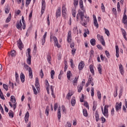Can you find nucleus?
Listing matches in <instances>:
<instances>
[{"label":"nucleus","instance_id":"f257e3e1","mask_svg":"<svg viewBox=\"0 0 127 127\" xmlns=\"http://www.w3.org/2000/svg\"><path fill=\"white\" fill-rule=\"evenodd\" d=\"M109 106L108 105H105L104 107V108H101V110L103 113V114L104 116H105V118H108L109 117Z\"/></svg>","mask_w":127,"mask_h":127},{"label":"nucleus","instance_id":"f03ea898","mask_svg":"<svg viewBox=\"0 0 127 127\" xmlns=\"http://www.w3.org/2000/svg\"><path fill=\"white\" fill-rule=\"evenodd\" d=\"M81 20V24L83 26L85 25H87L88 24V22L90 21V17L85 16L84 18H83Z\"/></svg>","mask_w":127,"mask_h":127},{"label":"nucleus","instance_id":"7ed1b4c3","mask_svg":"<svg viewBox=\"0 0 127 127\" xmlns=\"http://www.w3.org/2000/svg\"><path fill=\"white\" fill-rule=\"evenodd\" d=\"M27 50L28 53H26V55L27 56L28 55V57L27 59V63L28 65H30L31 64V56L30 55L31 50H30V48H28Z\"/></svg>","mask_w":127,"mask_h":127},{"label":"nucleus","instance_id":"20e7f679","mask_svg":"<svg viewBox=\"0 0 127 127\" xmlns=\"http://www.w3.org/2000/svg\"><path fill=\"white\" fill-rule=\"evenodd\" d=\"M85 13L81 10L78 11V13H77L76 15V18L77 20H78V19L80 17L81 20H82L84 17L86 16H85Z\"/></svg>","mask_w":127,"mask_h":127},{"label":"nucleus","instance_id":"39448f33","mask_svg":"<svg viewBox=\"0 0 127 127\" xmlns=\"http://www.w3.org/2000/svg\"><path fill=\"white\" fill-rule=\"evenodd\" d=\"M97 38L99 41H100L101 44L105 46L106 45V43L105 42V40L104 39V37L101 36L100 34L97 35Z\"/></svg>","mask_w":127,"mask_h":127},{"label":"nucleus","instance_id":"423d86ee","mask_svg":"<svg viewBox=\"0 0 127 127\" xmlns=\"http://www.w3.org/2000/svg\"><path fill=\"white\" fill-rule=\"evenodd\" d=\"M46 3L45 0H42V10H41V14L44 13V11L45 10Z\"/></svg>","mask_w":127,"mask_h":127},{"label":"nucleus","instance_id":"0eeeda50","mask_svg":"<svg viewBox=\"0 0 127 127\" xmlns=\"http://www.w3.org/2000/svg\"><path fill=\"white\" fill-rule=\"evenodd\" d=\"M10 101L12 102V103H13V108L14 109V110H15L16 108V100H15V98H14V97L13 96H11V99H10Z\"/></svg>","mask_w":127,"mask_h":127},{"label":"nucleus","instance_id":"6e6552de","mask_svg":"<svg viewBox=\"0 0 127 127\" xmlns=\"http://www.w3.org/2000/svg\"><path fill=\"white\" fill-rule=\"evenodd\" d=\"M21 26H22V23H21V20H20L19 21H17V24H16V27L17 29H20V30H22Z\"/></svg>","mask_w":127,"mask_h":127},{"label":"nucleus","instance_id":"1a4fd4ad","mask_svg":"<svg viewBox=\"0 0 127 127\" xmlns=\"http://www.w3.org/2000/svg\"><path fill=\"white\" fill-rule=\"evenodd\" d=\"M71 40H72V36H71V31H69L67 34V42H68V43H70Z\"/></svg>","mask_w":127,"mask_h":127},{"label":"nucleus","instance_id":"9d476101","mask_svg":"<svg viewBox=\"0 0 127 127\" xmlns=\"http://www.w3.org/2000/svg\"><path fill=\"white\" fill-rule=\"evenodd\" d=\"M85 66V63L83 61H81L78 64V69L79 70H83V68Z\"/></svg>","mask_w":127,"mask_h":127},{"label":"nucleus","instance_id":"9b49d317","mask_svg":"<svg viewBox=\"0 0 127 127\" xmlns=\"http://www.w3.org/2000/svg\"><path fill=\"white\" fill-rule=\"evenodd\" d=\"M122 109V102L117 103L116 105V111L117 112H119V110H121Z\"/></svg>","mask_w":127,"mask_h":127},{"label":"nucleus","instance_id":"f8f14e48","mask_svg":"<svg viewBox=\"0 0 127 127\" xmlns=\"http://www.w3.org/2000/svg\"><path fill=\"white\" fill-rule=\"evenodd\" d=\"M56 15L57 18H58L59 16H61V7L59 8V9L57 10Z\"/></svg>","mask_w":127,"mask_h":127},{"label":"nucleus","instance_id":"ddd939ff","mask_svg":"<svg viewBox=\"0 0 127 127\" xmlns=\"http://www.w3.org/2000/svg\"><path fill=\"white\" fill-rule=\"evenodd\" d=\"M18 46L19 49L21 50L22 49V48H23V44H22V42H21V40L20 39H19V41H18Z\"/></svg>","mask_w":127,"mask_h":127},{"label":"nucleus","instance_id":"4468645a","mask_svg":"<svg viewBox=\"0 0 127 127\" xmlns=\"http://www.w3.org/2000/svg\"><path fill=\"white\" fill-rule=\"evenodd\" d=\"M58 119L60 120L61 119V107L60 106L58 109Z\"/></svg>","mask_w":127,"mask_h":127},{"label":"nucleus","instance_id":"2eb2a0df","mask_svg":"<svg viewBox=\"0 0 127 127\" xmlns=\"http://www.w3.org/2000/svg\"><path fill=\"white\" fill-rule=\"evenodd\" d=\"M28 72L29 78L32 79V78H33V74H32V69H31V67H29Z\"/></svg>","mask_w":127,"mask_h":127},{"label":"nucleus","instance_id":"dca6fc26","mask_svg":"<svg viewBox=\"0 0 127 127\" xmlns=\"http://www.w3.org/2000/svg\"><path fill=\"white\" fill-rule=\"evenodd\" d=\"M119 69L121 74L124 75L125 71H124V66H123L122 64H119Z\"/></svg>","mask_w":127,"mask_h":127},{"label":"nucleus","instance_id":"f3484780","mask_svg":"<svg viewBox=\"0 0 127 127\" xmlns=\"http://www.w3.org/2000/svg\"><path fill=\"white\" fill-rule=\"evenodd\" d=\"M20 79L22 83H24V81H25V76H24V74L23 73L21 72L20 74Z\"/></svg>","mask_w":127,"mask_h":127},{"label":"nucleus","instance_id":"a211bd4d","mask_svg":"<svg viewBox=\"0 0 127 127\" xmlns=\"http://www.w3.org/2000/svg\"><path fill=\"white\" fill-rule=\"evenodd\" d=\"M121 30L122 31V34H123L125 40H127V32H126V31L124 29H121Z\"/></svg>","mask_w":127,"mask_h":127},{"label":"nucleus","instance_id":"6ab92c4d","mask_svg":"<svg viewBox=\"0 0 127 127\" xmlns=\"http://www.w3.org/2000/svg\"><path fill=\"white\" fill-rule=\"evenodd\" d=\"M47 34V32L45 33V34L43 36V39H42V45H44V43H45V40L46 39V35Z\"/></svg>","mask_w":127,"mask_h":127},{"label":"nucleus","instance_id":"aec40b11","mask_svg":"<svg viewBox=\"0 0 127 127\" xmlns=\"http://www.w3.org/2000/svg\"><path fill=\"white\" fill-rule=\"evenodd\" d=\"M116 57H117V58H119L120 55L119 54L120 51L119 50V46H116Z\"/></svg>","mask_w":127,"mask_h":127},{"label":"nucleus","instance_id":"412c9836","mask_svg":"<svg viewBox=\"0 0 127 127\" xmlns=\"http://www.w3.org/2000/svg\"><path fill=\"white\" fill-rule=\"evenodd\" d=\"M22 22L23 23V29H25L26 24H25V21L24 20V17H23V16H22Z\"/></svg>","mask_w":127,"mask_h":127},{"label":"nucleus","instance_id":"4be33fe9","mask_svg":"<svg viewBox=\"0 0 127 127\" xmlns=\"http://www.w3.org/2000/svg\"><path fill=\"white\" fill-rule=\"evenodd\" d=\"M71 75H72V72H71V71L70 70L67 71L66 76L68 80H70Z\"/></svg>","mask_w":127,"mask_h":127},{"label":"nucleus","instance_id":"5701e85b","mask_svg":"<svg viewBox=\"0 0 127 127\" xmlns=\"http://www.w3.org/2000/svg\"><path fill=\"white\" fill-rule=\"evenodd\" d=\"M85 32L83 34L84 37H87V34H90V31H89V29H85Z\"/></svg>","mask_w":127,"mask_h":127},{"label":"nucleus","instance_id":"b1692460","mask_svg":"<svg viewBox=\"0 0 127 127\" xmlns=\"http://www.w3.org/2000/svg\"><path fill=\"white\" fill-rule=\"evenodd\" d=\"M97 69L99 74H102V66H101V64L98 65Z\"/></svg>","mask_w":127,"mask_h":127},{"label":"nucleus","instance_id":"393cba45","mask_svg":"<svg viewBox=\"0 0 127 127\" xmlns=\"http://www.w3.org/2000/svg\"><path fill=\"white\" fill-rule=\"evenodd\" d=\"M90 44L92 46H95V45H96V40L95 39H91Z\"/></svg>","mask_w":127,"mask_h":127},{"label":"nucleus","instance_id":"a878e982","mask_svg":"<svg viewBox=\"0 0 127 127\" xmlns=\"http://www.w3.org/2000/svg\"><path fill=\"white\" fill-rule=\"evenodd\" d=\"M94 24L96 28H99V24L98 23V21H97V19L95 18L94 19Z\"/></svg>","mask_w":127,"mask_h":127},{"label":"nucleus","instance_id":"bb28decb","mask_svg":"<svg viewBox=\"0 0 127 127\" xmlns=\"http://www.w3.org/2000/svg\"><path fill=\"white\" fill-rule=\"evenodd\" d=\"M79 6L81 9L83 10V9L84 8V5H83V0H79Z\"/></svg>","mask_w":127,"mask_h":127},{"label":"nucleus","instance_id":"cd10ccee","mask_svg":"<svg viewBox=\"0 0 127 127\" xmlns=\"http://www.w3.org/2000/svg\"><path fill=\"white\" fill-rule=\"evenodd\" d=\"M45 114L47 117L49 116V106H47L45 110Z\"/></svg>","mask_w":127,"mask_h":127},{"label":"nucleus","instance_id":"c85d7f7f","mask_svg":"<svg viewBox=\"0 0 127 127\" xmlns=\"http://www.w3.org/2000/svg\"><path fill=\"white\" fill-rule=\"evenodd\" d=\"M71 104L72 107H74V106H75V104H76V99H75V97L72 98L71 100Z\"/></svg>","mask_w":127,"mask_h":127},{"label":"nucleus","instance_id":"c756f323","mask_svg":"<svg viewBox=\"0 0 127 127\" xmlns=\"http://www.w3.org/2000/svg\"><path fill=\"white\" fill-rule=\"evenodd\" d=\"M51 91L52 92V96L55 99V95H54V89H53V86L51 85L50 87Z\"/></svg>","mask_w":127,"mask_h":127},{"label":"nucleus","instance_id":"7c9ffc66","mask_svg":"<svg viewBox=\"0 0 127 127\" xmlns=\"http://www.w3.org/2000/svg\"><path fill=\"white\" fill-rule=\"evenodd\" d=\"M11 20V14H9L8 17L6 18L5 22L8 23Z\"/></svg>","mask_w":127,"mask_h":127},{"label":"nucleus","instance_id":"2f4dec72","mask_svg":"<svg viewBox=\"0 0 127 127\" xmlns=\"http://www.w3.org/2000/svg\"><path fill=\"white\" fill-rule=\"evenodd\" d=\"M79 79L78 77H75L74 79L73 80V86H76L77 85V81H78V79Z\"/></svg>","mask_w":127,"mask_h":127},{"label":"nucleus","instance_id":"473e14b6","mask_svg":"<svg viewBox=\"0 0 127 127\" xmlns=\"http://www.w3.org/2000/svg\"><path fill=\"white\" fill-rule=\"evenodd\" d=\"M83 114L84 117H88V112H87V109H84L83 110Z\"/></svg>","mask_w":127,"mask_h":127},{"label":"nucleus","instance_id":"72a5a7b5","mask_svg":"<svg viewBox=\"0 0 127 127\" xmlns=\"http://www.w3.org/2000/svg\"><path fill=\"white\" fill-rule=\"evenodd\" d=\"M73 5L76 7L78 4H79V0H73Z\"/></svg>","mask_w":127,"mask_h":127},{"label":"nucleus","instance_id":"f704fd0d","mask_svg":"<svg viewBox=\"0 0 127 127\" xmlns=\"http://www.w3.org/2000/svg\"><path fill=\"white\" fill-rule=\"evenodd\" d=\"M62 13L63 15L64 14H66V7L65 6H63L62 7Z\"/></svg>","mask_w":127,"mask_h":127},{"label":"nucleus","instance_id":"c9c22d12","mask_svg":"<svg viewBox=\"0 0 127 127\" xmlns=\"http://www.w3.org/2000/svg\"><path fill=\"white\" fill-rule=\"evenodd\" d=\"M54 75H55V71L54 70H51V77L52 79H54Z\"/></svg>","mask_w":127,"mask_h":127},{"label":"nucleus","instance_id":"e433bc0d","mask_svg":"<svg viewBox=\"0 0 127 127\" xmlns=\"http://www.w3.org/2000/svg\"><path fill=\"white\" fill-rule=\"evenodd\" d=\"M95 119L96 122H99V114H98V111H96L95 113Z\"/></svg>","mask_w":127,"mask_h":127},{"label":"nucleus","instance_id":"4c0bfd02","mask_svg":"<svg viewBox=\"0 0 127 127\" xmlns=\"http://www.w3.org/2000/svg\"><path fill=\"white\" fill-rule=\"evenodd\" d=\"M47 61H48L49 64H51V56H50L49 54L47 56Z\"/></svg>","mask_w":127,"mask_h":127},{"label":"nucleus","instance_id":"58836bf2","mask_svg":"<svg viewBox=\"0 0 127 127\" xmlns=\"http://www.w3.org/2000/svg\"><path fill=\"white\" fill-rule=\"evenodd\" d=\"M97 97L99 100H101V99H102V94H101L100 91H97Z\"/></svg>","mask_w":127,"mask_h":127},{"label":"nucleus","instance_id":"ea45409f","mask_svg":"<svg viewBox=\"0 0 127 127\" xmlns=\"http://www.w3.org/2000/svg\"><path fill=\"white\" fill-rule=\"evenodd\" d=\"M93 80H94L93 79V78L92 77V76L90 75L89 77V79H88V82L89 83V84H91V83H92V82H93Z\"/></svg>","mask_w":127,"mask_h":127},{"label":"nucleus","instance_id":"a19ab883","mask_svg":"<svg viewBox=\"0 0 127 127\" xmlns=\"http://www.w3.org/2000/svg\"><path fill=\"white\" fill-rule=\"evenodd\" d=\"M9 117L11 118H13V112L12 111L10 110L9 113H8Z\"/></svg>","mask_w":127,"mask_h":127},{"label":"nucleus","instance_id":"79ce46f5","mask_svg":"<svg viewBox=\"0 0 127 127\" xmlns=\"http://www.w3.org/2000/svg\"><path fill=\"white\" fill-rule=\"evenodd\" d=\"M10 54L11 56H12V57L15 56V50L11 51Z\"/></svg>","mask_w":127,"mask_h":127},{"label":"nucleus","instance_id":"37998d69","mask_svg":"<svg viewBox=\"0 0 127 127\" xmlns=\"http://www.w3.org/2000/svg\"><path fill=\"white\" fill-rule=\"evenodd\" d=\"M32 88L33 90L34 94L35 95H37V94H38V93L37 92V90H36V88H35V87H34V86L33 85Z\"/></svg>","mask_w":127,"mask_h":127},{"label":"nucleus","instance_id":"c03bdc74","mask_svg":"<svg viewBox=\"0 0 127 127\" xmlns=\"http://www.w3.org/2000/svg\"><path fill=\"white\" fill-rule=\"evenodd\" d=\"M106 34L107 35V36H110V31L108 30V29H106V28H104Z\"/></svg>","mask_w":127,"mask_h":127},{"label":"nucleus","instance_id":"a18cd8bd","mask_svg":"<svg viewBox=\"0 0 127 127\" xmlns=\"http://www.w3.org/2000/svg\"><path fill=\"white\" fill-rule=\"evenodd\" d=\"M76 9H72V14L73 17H76Z\"/></svg>","mask_w":127,"mask_h":127},{"label":"nucleus","instance_id":"49530a36","mask_svg":"<svg viewBox=\"0 0 127 127\" xmlns=\"http://www.w3.org/2000/svg\"><path fill=\"white\" fill-rule=\"evenodd\" d=\"M24 67L25 68V69L26 70V71H28V70H29V68H30V67H29V66H28V65L24 64Z\"/></svg>","mask_w":127,"mask_h":127},{"label":"nucleus","instance_id":"de8ad7c7","mask_svg":"<svg viewBox=\"0 0 127 127\" xmlns=\"http://www.w3.org/2000/svg\"><path fill=\"white\" fill-rule=\"evenodd\" d=\"M3 88L5 90V91H7V90H8V86L5 84H3Z\"/></svg>","mask_w":127,"mask_h":127},{"label":"nucleus","instance_id":"09e8293b","mask_svg":"<svg viewBox=\"0 0 127 127\" xmlns=\"http://www.w3.org/2000/svg\"><path fill=\"white\" fill-rule=\"evenodd\" d=\"M91 97H94V95H95V92H94V87H91Z\"/></svg>","mask_w":127,"mask_h":127},{"label":"nucleus","instance_id":"8fccbe9b","mask_svg":"<svg viewBox=\"0 0 127 127\" xmlns=\"http://www.w3.org/2000/svg\"><path fill=\"white\" fill-rule=\"evenodd\" d=\"M57 108H58V104L57 103H55L54 105V109L55 112L57 111Z\"/></svg>","mask_w":127,"mask_h":127},{"label":"nucleus","instance_id":"3c124183","mask_svg":"<svg viewBox=\"0 0 127 127\" xmlns=\"http://www.w3.org/2000/svg\"><path fill=\"white\" fill-rule=\"evenodd\" d=\"M35 87H36L37 91H39V90H40V88H39V87H40L39 83H35Z\"/></svg>","mask_w":127,"mask_h":127},{"label":"nucleus","instance_id":"603ef678","mask_svg":"<svg viewBox=\"0 0 127 127\" xmlns=\"http://www.w3.org/2000/svg\"><path fill=\"white\" fill-rule=\"evenodd\" d=\"M101 9L103 12H105V6L104 5V4L103 3H101Z\"/></svg>","mask_w":127,"mask_h":127},{"label":"nucleus","instance_id":"864d4df0","mask_svg":"<svg viewBox=\"0 0 127 127\" xmlns=\"http://www.w3.org/2000/svg\"><path fill=\"white\" fill-rule=\"evenodd\" d=\"M40 75L41 76V78L42 79V78H43V76H44V73H43V70H42V69H41V70H40Z\"/></svg>","mask_w":127,"mask_h":127},{"label":"nucleus","instance_id":"5fc2aeb1","mask_svg":"<svg viewBox=\"0 0 127 127\" xmlns=\"http://www.w3.org/2000/svg\"><path fill=\"white\" fill-rule=\"evenodd\" d=\"M96 109H97V105H95V102H94L92 110H93V111H96Z\"/></svg>","mask_w":127,"mask_h":127},{"label":"nucleus","instance_id":"6e6d98bb","mask_svg":"<svg viewBox=\"0 0 127 127\" xmlns=\"http://www.w3.org/2000/svg\"><path fill=\"white\" fill-rule=\"evenodd\" d=\"M72 94H70L69 92H68L67 94V99L68 100H70V98H71V96H72Z\"/></svg>","mask_w":127,"mask_h":127},{"label":"nucleus","instance_id":"4d7b16f0","mask_svg":"<svg viewBox=\"0 0 127 127\" xmlns=\"http://www.w3.org/2000/svg\"><path fill=\"white\" fill-rule=\"evenodd\" d=\"M112 11H113L114 14H115V15H117V9H116L115 8H113V10H112Z\"/></svg>","mask_w":127,"mask_h":127},{"label":"nucleus","instance_id":"13d9d810","mask_svg":"<svg viewBox=\"0 0 127 127\" xmlns=\"http://www.w3.org/2000/svg\"><path fill=\"white\" fill-rule=\"evenodd\" d=\"M30 1H31V0H26V6H28V5L30 3Z\"/></svg>","mask_w":127,"mask_h":127},{"label":"nucleus","instance_id":"bf43d9fd","mask_svg":"<svg viewBox=\"0 0 127 127\" xmlns=\"http://www.w3.org/2000/svg\"><path fill=\"white\" fill-rule=\"evenodd\" d=\"M0 110L1 111V114L3 115L4 114V112L3 111V108H2V107L1 106V105L0 104Z\"/></svg>","mask_w":127,"mask_h":127},{"label":"nucleus","instance_id":"052dcab7","mask_svg":"<svg viewBox=\"0 0 127 127\" xmlns=\"http://www.w3.org/2000/svg\"><path fill=\"white\" fill-rule=\"evenodd\" d=\"M54 41L55 43H58V40L57 39V38L56 37H53Z\"/></svg>","mask_w":127,"mask_h":127},{"label":"nucleus","instance_id":"680f3d73","mask_svg":"<svg viewBox=\"0 0 127 127\" xmlns=\"http://www.w3.org/2000/svg\"><path fill=\"white\" fill-rule=\"evenodd\" d=\"M48 25H50V20H49V15H48L47 18Z\"/></svg>","mask_w":127,"mask_h":127},{"label":"nucleus","instance_id":"e2e57ef3","mask_svg":"<svg viewBox=\"0 0 127 127\" xmlns=\"http://www.w3.org/2000/svg\"><path fill=\"white\" fill-rule=\"evenodd\" d=\"M5 13H8L9 12V8L8 7H6L5 9Z\"/></svg>","mask_w":127,"mask_h":127},{"label":"nucleus","instance_id":"0e129e2a","mask_svg":"<svg viewBox=\"0 0 127 127\" xmlns=\"http://www.w3.org/2000/svg\"><path fill=\"white\" fill-rule=\"evenodd\" d=\"M84 106L86 107L87 109H89V104H88V102H84Z\"/></svg>","mask_w":127,"mask_h":127},{"label":"nucleus","instance_id":"69168bd1","mask_svg":"<svg viewBox=\"0 0 127 127\" xmlns=\"http://www.w3.org/2000/svg\"><path fill=\"white\" fill-rule=\"evenodd\" d=\"M101 121H102V124H104L106 122V119H105L104 117H101Z\"/></svg>","mask_w":127,"mask_h":127},{"label":"nucleus","instance_id":"338daca9","mask_svg":"<svg viewBox=\"0 0 127 127\" xmlns=\"http://www.w3.org/2000/svg\"><path fill=\"white\" fill-rule=\"evenodd\" d=\"M0 97L2 100H5V98H4V96H3V94H2L1 93H0Z\"/></svg>","mask_w":127,"mask_h":127},{"label":"nucleus","instance_id":"774afa93","mask_svg":"<svg viewBox=\"0 0 127 127\" xmlns=\"http://www.w3.org/2000/svg\"><path fill=\"white\" fill-rule=\"evenodd\" d=\"M25 118H29V112H26L25 116Z\"/></svg>","mask_w":127,"mask_h":127}]
</instances>
